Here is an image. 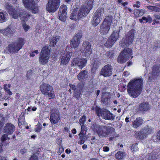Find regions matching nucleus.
I'll return each mask as SVG.
<instances>
[{
    "mask_svg": "<svg viewBox=\"0 0 160 160\" xmlns=\"http://www.w3.org/2000/svg\"><path fill=\"white\" fill-rule=\"evenodd\" d=\"M143 80L141 78L131 80L127 86L128 93L129 95L135 98L140 94Z\"/></svg>",
    "mask_w": 160,
    "mask_h": 160,
    "instance_id": "nucleus-1",
    "label": "nucleus"
},
{
    "mask_svg": "<svg viewBox=\"0 0 160 160\" xmlns=\"http://www.w3.org/2000/svg\"><path fill=\"white\" fill-rule=\"evenodd\" d=\"M97 133L100 138L108 137L112 134L114 133L115 130L113 127L107 125H98L95 124Z\"/></svg>",
    "mask_w": 160,
    "mask_h": 160,
    "instance_id": "nucleus-2",
    "label": "nucleus"
},
{
    "mask_svg": "<svg viewBox=\"0 0 160 160\" xmlns=\"http://www.w3.org/2000/svg\"><path fill=\"white\" fill-rule=\"evenodd\" d=\"M24 43V39L19 38L15 42L9 44L4 51L8 53H16L22 48Z\"/></svg>",
    "mask_w": 160,
    "mask_h": 160,
    "instance_id": "nucleus-3",
    "label": "nucleus"
},
{
    "mask_svg": "<svg viewBox=\"0 0 160 160\" xmlns=\"http://www.w3.org/2000/svg\"><path fill=\"white\" fill-rule=\"evenodd\" d=\"M94 110L96 114L98 117H101L106 120H113L115 118L114 115L105 109H101L99 107L95 106L92 109Z\"/></svg>",
    "mask_w": 160,
    "mask_h": 160,
    "instance_id": "nucleus-4",
    "label": "nucleus"
},
{
    "mask_svg": "<svg viewBox=\"0 0 160 160\" xmlns=\"http://www.w3.org/2000/svg\"><path fill=\"white\" fill-rule=\"evenodd\" d=\"M50 48L48 46L43 47L40 53L39 62L41 65H45L48 63L50 55Z\"/></svg>",
    "mask_w": 160,
    "mask_h": 160,
    "instance_id": "nucleus-5",
    "label": "nucleus"
},
{
    "mask_svg": "<svg viewBox=\"0 0 160 160\" xmlns=\"http://www.w3.org/2000/svg\"><path fill=\"white\" fill-rule=\"evenodd\" d=\"M19 17L22 20V23L23 29L25 32L27 31L30 28V27L26 24L25 22L27 21L29 22L33 21V17L30 14L27 13L25 11L21 12L19 14Z\"/></svg>",
    "mask_w": 160,
    "mask_h": 160,
    "instance_id": "nucleus-6",
    "label": "nucleus"
},
{
    "mask_svg": "<svg viewBox=\"0 0 160 160\" xmlns=\"http://www.w3.org/2000/svg\"><path fill=\"white\" fill-rule=\"evenodd\" d=\"M135 32V31L134 30H132L124 36L121 43V46L122 47L126 48L132 44Z\"/></svg>",
    "mask_w": 160,
    "mask_h": 160,
    "instance_id": "nucleus-7",
    "label": "nucleus"
},
{
    "mask_svg": "<svg viewBox=\"0 0 160 160\" xmlns=\"http://www.w3.org/2000/svg\"><path fill=\"white\" fill-rule=\"evenodd\" d=\"M40 89L42 93L48 95L49 99L54 98V92L51 86L47 83H42L40 86Z\"/></svg>",
    "mask_w": 160,
    "mask_h": 160,
    "instance_id": "nucleus-8",
    "label": "nucleus"
},
{
    "mask_svg": "<svg viewBox=\"0 0 160 160\" xmlns=\"http://www.w3.org/2000/svg\"><path fill=\"white\" fill-rule=\"evenodd\" d=\"M132 55V49L127 48L124 49L119 54L117 58L118 63H123L126 62Z\"/></svg>",
    "mask_w": 160,
    "mask_h": 160,
    "instance_id": "nucleus-9",
    "label": "nucleus"
},
{
    "mask_svg": "<svg viewBox=\"0 0 160 160\" xmlns=\"http://www.w3.org/2000/svg\"><path fill=\"white\" fill-rule=\"evenodd\" d=\"M61 0H49L46 6V10L49 12H54L58 8Z\"/></svg>",
    "mask_w": 160,
    "mask_h": 160,
    "instance_id": "nucleus-10",
    "label": "nucleus"
},
{
    "mask_svg": "<svg viewBox=\"0 0 160 160\" xmlns=\"http://www.w3.org/2000/svg\"><path fill=\"white\" fill-rule=\"evenodd\" d=\"M60 113L58 109L52 108L50 109L49 120L52 124H57L60 120Z\"/></svg>",
    "mask_w": 160,
    "mask_h": 160,
    "instance_id": "nucleus-11",
    "label": "nucleus"
},
{
    "mask_svg": "<svg viewBox=\"0 0 160 160\" xmlns=\"http://www.w3.org/2000/svg\"><path fill=\"white\" fill-rule=\"evenodd\" d=\"M24 6L32 11V13H36L38 11L37 6L34 3V0H22Z\"/></svg>",
    "mask_w": 160,
    "mask_h": 160,
    "instance_id": "nucleus-12",
    "label": "nucleus"
},
{
    "mask_svg": "<svg viewBox=\"0 0 160 160\" xmlns=\"http://www.w3.org/2000/svg\"><path fill=\"white\" fill-rule=\"evenodd\" d=\"M87 60L86 58H74L72 62V66H78L80 69H82L86 65Z\"/></svg>",
    "mask_w": 160,
    "mask_h": 160,
    "instance_id": "nucleus-13",
    "label": "nucleus"
},
{
    "mask_svg": "<svg viewBox=\"0 0 160 160\" xmlns=\"http://www.w3.org/2000/svg\"><path fill=\"white\" fill-rule=\"evenodd\" d=\"M82 36V33L79 32L75 35L70 40V46L72 48L78 47L80 43V39Z\"/></svg>",
    "mask_w": 160,
    "mask_h": 160,
    "instance_id": "nucleus-14",
    "label": "nucleus"
},
{
    "mask_svg": "<svg viewBox=\"0 0 160 160\" xmlns=\"http://www.w3.org/2000/svg\"><path fill=\"white\" fill-rule=\"evenodd\" d=\"M112 67L109 64L104 66L102 69L100 74L105 77L111 76L112 73Z\"/></svg>",
    "mask_w": 160,
    "mask_h": 160,
    "instance_id": "nucleus-15",
    "label": "nucleus"
},
{
    "mask_svg": "<svg viewBox=\"0 0 160 160\" xmlns=\"http://www.w3.org/2000/svg\"><path fill=\"white\" fill-rule=\"evenodd\" d=\"M82 50L84 52L85 56L86 57L89 56L92 52L91 45L90 43L87 41L83 42Z\"/></svg>",
    "mask_w": 160,
    "mask_h": 160,
    "instance_id": "nucleus-16",
    "label": "nucleus"
},
{
    "mask_svg": "<svg viewBox=\"0 0 160 160\" xmlns=\"http://www.w3.org/2000/svg\"><path fill=\"white\" fill-rule=\"evenodd\" d=\"M5 7L9 14L12 16L14 19H17L19 15L17 13V12L11 5L7 3L5 6Z\"/></svg>",
    "mask_w": 160,
    "mask_h": 160,
    "instance_id": "nucleus-17",
    "label": "nucleus"
},
{
    "mask_svg": "<svg viewBox=\"0 0 160 160\" xmlns=\"http://www.w3.org/2000/svg\"><path fill=\"white\" fill-rule=\"evenodd\" d=\"M4 129L5 132L11 134L14 131L15 127L13 124L8 123L5 125Z\"/></svg>",
    "mask_w": 160,
    "mask_h": 160,
    "instance_id": "nucleus-18",
    "label": "nucleus"
},
{
    "mask_svg": "<svg viewBox=\"0 0 160 160\" xmlns=\"http://www.w3.org/2000/svg\"><path fill=\"white\" fill-rule=\"evenodd\" d=\"M72 53L70 52H66L62 55L61 59V63L63 64H66L69 61Z\"/></svg>",
    "mask_w": 160,
    "mask_h": 160,
    "instance_id": "nucleus-19",
    "label": "nucleus"
},
{
    "mask_svg": "<svg viewBox=\"0 0 160 160\" xmlns=\"http://www.w3.org/2000/svg\"><path fill=\"white\" fill-rule=\"evenodd\" d=\"M110 26L102 23L100 26L99 32L102 35H106L109 32Z\"/></svg>",
    "mask_w": 160,
    "mask_h": 160,
    "instance_id": "nucleus-20",
    "label": "nucleus"
},
{
    "mask_svg": "<svg viewBox=\"0 0 160 160\" xmlns=\"http://www.w3.org/2000/svg\"><path fill=\"white\" fill-rule=\"evenodd\" d=\"M89 12L88 10L82 6L78 11V16L80 19L83 18L86 16Z\"/></svg>",
    "mask_w": 160,
    "mask_h": 160,
    "instance_id": "nucleus-21",
    "label": "nucleus"
},
{
    "mask_svg": "<svg viewBox=\"0 0 160 160\" xmlns=\"http://www.w3.org/2000/svg\"><path fill=\"white\" fill-rule=\"evenodd\" d=\"M0 33H2L3 35L9 37L13 33V32L11 30L10 26L4 29H0Z\"/></svg>",
    "mask_w": 160,
    "mask_h": 160,
    "instance_id": "nucleus-22",
    "label": "nucleus"
},
{
    "mask_svg": "<svg viewBox=\"0 0 160 160\" xmlns=\"http://www.w3.org/2000/svg\"><path fill=\"white\" fill-rule=\"evenodd\" d=\"M150 108L149 103L147 102H143L140 104L139 106V110L142 112L147 111Z\"/></svg>",
    "mask_w": 160,
    "mask_h": 160,
    "instance_id": "nucleus-23",
    "label": "nucleus"
},
{
    "mask_svg": "<svg viewBox=\"0 0 160 160\" xmlns=\"http://www.w3.org/2000/svg\"><path fill=\"white\" fill-rule=\"evenodd\" d=\"M88 72L86 70L82 71L77 76L78 79L79 81H83L88 78Z\"/></svg>",
    "mask_w": 160,
    "mask_h": 160,
    "instance_id": "nucleus-24",
    "label": "nucleus"
},
{
    "mask_svg": "<svg viewBox=\"0 0 160 160\" xmlns=\"http://www.w3.org/2000/svg\"><path fill=\"white\" fill-rule=\"evenodd\" d=\"M160 70L159 67L155 65L153 66L152 69V72L149 73V78L150 80L152 79L153 78V76H155L160 72Z\"/></svg>",
    "mask_w": 160,
    "mask_h": 160,
    "instance_id": "nucleus-25",
    "label": "nucleus"
},
{
    "mask_svg": "<svg viewBox=\"0 0 160 160\" xmlns=\"http://www.w3.org/2000/svg\"><path fill=\"white\" fill-rule=\"evenodd\" d=\"M143 123L142 119L140 118H137L132 122V126L135 128L140 127Z\"/></svg>",
    "mask_w": 160,
    "mask_h": 160,
    "instance_id": "nucleus-26",
    "label": "nucleus"
},
{
    "mask_svg": "<svg viewBox=\"0 0 160 160\" xmlns=\"http://www.w3.org/2000/svg\"><path fill=\"white\" fill-rule=\"evenodd\" d=\"M92 18V24L94 26H96L99 23L102 19V18L98 17L96 15H95V14H94Z\"/></svg>",
    "mask_w": 160,
    "mask_h": 160,
    "instance_id": "nucleus-27",
    "label": "nucleus"
},
{
    "mask_svg": "<svg viewBox=\"0 0 160 160\" xmlns=\"http://www.w3.org/2000/svg\"><path fill=\"white\" fill-rule=\"evenodd\" d=\"M70 18L74 20H76L78 19H80L78 16V9H75L72 11L70 15Z\"/></svg>",
    "mask_w": 160,
    "mask_h": 160,
    "instance_id": "nucleus-28",
    "label": "nucleus"
},
{
    "mask_svg": "<svg viewBox=\"0 0 160 160\" xmlns=\"http://www.w3.org/2000/svg\"><path fill=\"white\" fill-rule=\"evenodd\" d=\"M122 28V27H119V31H114L111 34V36L109 37V38H111L113 41L115 42L118 39L119 37V33L118 32L120 31V30Z\"/></svg>",
    "mask_w": 160,
    "mask_h": 160,
    "instance_id": "nucleus-29",
    "label": "nucleus"
},
{
    "mask_svg": "<svg viewBox=\"0 0 160 160\" xmlns=\"http://www.w3.org/2000/svg\"><path fill=\"white\" fill-rule=\"evenodd\" d=\"M144 134L147 137L148 134H151L152 132L153 129L150 126H147L142 130Z\"/></svg>",
    "mask_w": 160,
    "mask_h": 160,
    "instance_id": "nucleus-30",
    "label": "nucleus"
},
{
    "mask_svg": "<svg viewBox=\"0 0 160 160\" xmlns=\"http://www.w3.org/2000/svg\"><path fill=\"white\" fill-rule=\"evenodd\" d=\"M152 21V18L150 15H148L147 17H143L141 19H139V22L141 23L148 22L150 23Z\"/></svg>",
    "mask_w": 160,
    "mask_h": 160,
    "instance_id": "nucleus-31",
    "label": "nucleus"
},
{
    "mask_svg": "<svg viewBox=\"0 0 160 160\" xmlns=\"http://www.w3.org/2000/svg\"><path fill=\"white\" fill-rule=\"evenodd\" d=\"M93 2L92 0H89L86 2L83 6V7L89 10L90 12L92 7Z\"/></svg>",
    "mask_w": 160,
    "mask_h": 160,
    "instance_id": "nucleus-32",
    "label": "nucleus"
},
{
    "mask_svg": "<svg viewBox=\"0 0 160 160\" xmlns=\"http://www.w3.org/2000/svg\"><path fill=\"white\" fill-rule=\"evenodd\" d=\"M135 136L136 138L140 139H143L147 137L142 130L140 132H136L135 134Z\"/></svg>",
    "mask_w": 160,
    "mask_h": 160,
    "instance_id": "nucleus-33",
    "label": "nucleus"
},
{
    "mask_svg": "<svg viewBox=\"0 0 160 160\" xmlns=\"http://www.w3.org/2000/svg\"><path fill=\"white\" fill-rule=\"evenodd\" d=\"M158 155L156 152H152L148 155V160H158Z\"/></svg>",
    "mask_w": 160,
    "mask_h": 160,
    "instance_id": "nucleus-34",
    "label": "nucleus"
},
{
    "mask_svg": "<svg viewBox=\"0 0 160 160\" xmlns=\"http://www.w3.org/2000/svg\"><path fill=\"white\" fill-rule=\"evenodd\" d=\"M112 17L111 16H106L104 19L102 23L108 25L110 26L112 22Z\"/></svg>",
    "mask_w": 160,
    "mask_h": 160,
    "instance_id": "nucleus-35",
    "label": "nucleus"
},
{
    "mask_svg": "<svg viewBox=\"0 0 160 160\" xmlns=\"http://www.w3.org/2000/svg\"><path fill=\"white\" fill-rule=\"evenodd\" d=\"M112 17L111 16H106L104 19L102 23L108 25L110 26L112 22Z\"/></svg>",
    "mask_w": 160,
    "mask_h": 160,
    "instance_id": "nucleus-36",
    "label": "nucleus"
},
{
    "mask_svg": "<svg viewBox=\"0 0 160 160\" xmlns=\"http://www.w3.org/2000/svg\"><path fill=\"white\" fill-rule=\"evenodd\" d=\"M24 115V113H22L21 115L19 117L18 119V124L19 126L20 127V126L23 124L24 125L25 124V118L23 116Z\"/></svg>",
    "mask_w": 160,
    "mask_h": 160,
    "instance_id": "nucleus-37",
    "label": "nucleus"
},
{
    "mask_svg": "<svg viewBox=\"0 0 160 160\" xmlns=\"http://www.w3.org/2000/svg\"><path fill=\"white\" fill-rule=\"evenodd\" d=\"M104 13V9L103 8H99L94 13L95 15H96L98 17L102 18Z\"/></svg>",
    "mask_w": 160,
    "mask_h": 160,
    "instance_id": "nucleus-38",
    "label": "nucleus"
},
{
    "mask_svg": "<svg viewBox=\"0 0 160 160\" xmlns=\"http://www.w3.org/2000/svg\"><path fill=\"white\" fill-rule=\"evenodd\" d=\"M115 42L111 38H109L106 43H105V46L108 48L112 47Z\"/></svg>",
    "mask_w": 160,
    "mask_h": 160,
    "instance_id": "nucleus-39",
    "label": "nucleus"
},
{
    "mask_svg": "<svg viewBox=\"0 0 160 160\" xmlns=\"http://www.w3.org/2000/svg\"><path fill=\"white\" fill-rule=\"evenodd\" d=\"M82 89V87L80 88L78 90H77L75 91L74 97L77 99H78L79 98L81 93V90Z\"/></svg>",
    "mask_w": 160,
    "mask_h": 160,
    "instance_id": "nucleus-40",
    "label": "nucleus"
},
{
    "mask_svg": "<svg viewBox=\"0 0 160 160\" xmlns=\"http://www.w3.org/2000/svg\"><path fill=\"white\" fill-rule=\"evenodd\" d=\"M59 38L58 36L52 37L50 41V45L52 46H54L55 44L57 42L59 39Z\"/></svg>",
    "mask_w": 160,
    "mask_h": 160,
    "instance_id": "nucleus-41",
    "label": "nucleus"
},
{
    "mask_svg": "<svg viewBox=\"0 0 160 160\" xmlns=\"http://www.w3.org/2000/svg\"><path fill=\"white\" fill-rule=\"evenodd\" d=\"M125 156L124 152H118L115 154L116 158L118 159H122Z\"/></svg>",
    "mask_w": 160,
    "mask_h": 160,
    "instance_id": "nucleus-42",
    "label": "nucleus"
},
{
    "mask_svg": "<svg viewBox=\"0 0 160 160\" xmlns=\"http://www.w3.org/2000/svg\"><path fill=\"white\" fill-rule=\"evenodd\" d=\"M147 8L148 9L156 12H160V8L157 7L152 6H147Z\"/></svg>",
    "mask_w": 160,
    "mask_h": 160,
    "instance_id": "nucleus-43",
    "label": "nucleus"
},
{
    "mask_svg": "<svg viewBox=\"0 0 160 160\" xmlns=\"http://www.w3.org/2000/svg\"><path fill=\"white\" fill-rule=\"evenodd\" d=\"M67 8L66 6L64 5H61L59 8L58 12L62 13H67Z\"/></svg>",
    "mask_w": 160,
    "mask_h": 160,
    "instance_id": "nucleus-44",
    "label": "nucleus"
},
{
    "mask_svg": "<svg viewBox=\"0 0 160 160\" xmlns=\"http://www.w3.org/2000/svg\"><path fill=\"white\" fill-rule=\"evenodd\" d=\"M67 13L58 12V16L59 19L61 21L64 22L65 21L66 18V16Z\"/></svg>",
    "mask_w": 160,
    "mask_h": 160,
    "instance_id": "nucleus-45",
    "label": "nucleus"
},
{
    "mask_svg": "<svg viewBox=\"0 0 160 160\" xmlns=\"http://www.w3.org/2000/svg\"><path fill=\"white\" fill-rule=\"evenodd\" d=\"M7 15L3 12H0V22L2 23L5 22L7 20Z\"/></svg>",
    "mask_w": 160,
    "mask_h": 160,
    "instance_id": "nucleus-46",
    "label": "nucleus"
},
{
    "mask_svg": "<svg viewBox=\"0 0 160 160\" xmlns=\"http://www.w3.org/2000/svg\"><path fill=\"white\" fill-rule=\"evenodd\" d=\"M80 140L78 142V143L82 144L84 142V140L86 139V136L85 134H79Z\"/></svg>",
    "mask_w": 160,
    "mask_h": 160,
    "instance_id": "nucleus-47",
    "label": "nucleus"
},
{
    "mask_svg": "<svg viewBox=\"0 0 160 160\" xmlns=\"http://www.w3.org/2000/svg\"><path fill=\"white\" fill-rule=\"evenodd\" d=\"M100 62L97 60H96L92 63L93 67L92 69H97L100 66Z\"/></svg>",
    "mask_w": 160,
    "mask_h": 160,
    "instance_id": "nucleus-48",
    "label": "nucleus"
},
{
    "mask_svg": "<svg viewBox=\"0 0 160 160\" xmlns=\"http://www.w3.org/2000/svg\"><path fill=\"white\" fill-rule=\"evenodd\" d=\"M5 121V118L3 115L0 113V128H2L3 126Z\"/></svg>",
    "mask_w": 160,
    "mask_h": 160,
    "instance_id": "nucleus-49",
    "label": "nucleus"
},
{
    "mask_svg": "<svg viewBox=\"0 0 160 160\" xmlns=\"http://www.w3.org/2000/svg\"><path fill=\"white\" fill-rule=\"evenodd\" d=\"M109 98L107 96H106L105 95H103L102 96L101 98L102 102L104 103L105 104H107L108 102Z\"/></svg>",
    "mask_w": 160,
    "mask_h": 160,
    "instance_id": "nucleus-50",
    "label": "nucleus"
},
{
    "mask_svg": "<svg viewBox=\"0 0 160 160\" xmlns=\"http://www.w3.org/2000/svg\"><path fill=\"white\" fill-rule=\"evenodd\" d=\"M86 121V117L85 116H83L79 120V123L80 125H84V123Z\"/></svg>",
    "mask_w": 160,
    "mask_h": 160,
    "instance_id": "nucleus-51",
    "label": "nucleus"
},
{
    "mask_svg": "<svg viewBox=\"0 0 160 160\" xmlns=\"http://www.w3.org/2000/svg\"><path fill=\"white\" fill-rule=\"evenodd\" d=\"M114 52L112 50L107 52L106 55L108 58H111L114 56Z\"/></svg>",
    "mask_w": 160,
    "mask_h": 160,
    "instance_id": "nucleus-52",
    "label": "nucleus"
},
{
    "mask_svg": "<svg viewBox=\"0 0 160 160\" xmlns=\"http://www.w3.org/2000/svg\"><path fill=\"white\" fill-rule=\"evenodd\" d=\"M42 128V125L40 123H38L37 125L36 126V127L35 128V131L37 132H39L41 130Z\"/></svg>",
    "mask_w": 160,
    "mask_h": 160,
    "instance_id": "nucleus-53",
    "label": "nucleus"
},
{
    "mask_svg": "<svg viewBox=\"0 0 160 160\" xmlns=\"http://www.w3.org/2000/svg\"><path fill=\"white\" fill-rule=\"evenodd\" d=\"M81 126V130L80 134H85L84 132L87 130L86 127L84 125H80Z\"/></svg>",
    "mask_w": 160,
    "mask_h": 160,
    "instance_id": "nucleus-54",
    "label": "nucleus"
},
{
    "mask_svg": "<svg viewBox=\"0 0 160 160\" xmlns=\"http://www.w3.org/2000/svg\"><path fill=\"white\" fill-rule=\"evenodd\" d=\"M137 143H135L132 145L131 148L133 149V151L135 152L138 150V148L137 147Z\"/></svg>",
    "mask_w": 160,
    "mask_h": 160,
    "instance_id": "nucleus-55",
    "label": "nucleus"
},
{
    "mask_svg": "<svg viewBox=\"0 0 160 160\" xmlns=\"http://www.w3.org/2000/svg\"><path fill=\"white\" fill-rule=\"evenodd\" d=\"M9 139V138L8 137V135L6 134H4L1 138L2 142H4L5 140L7 139Z\"/></svg>",
    "mask_w": 160,
    "mask_h": 160,
    "instance_id": "nucleus-56",
    "label": "nucleus"
},
{
    "mask_svg": "<svg viewBox=\"0 0 160 160\" xmlns=\"http://www.w3.org/2000/svg\"><path fill=\"white\" fill-rule=\"evenodd\" d=\"M29 160H38V159L36 155L33 154L30 157Z\"/></svg>",
    "mask_w": 160,
    "mask_h": 160,
    "instance_id": "nucleus-57",
    "label": "nucleus"
},
{
    "mask_svg": "<svg viewBox=\"0 0 160 160\" xmlns=\"http://www.w3.org/2000/svg\"><path fill=\"white\" fill-rule=\"evenodd\" d=\"M118 2L119 4L123 6H125L128 4V2H123L122 0H118Z\"/></svg>",
    "mask_w": 160,
    "mask_h": 160,
    "instance_id": "nucleus-58",
    "label": "nucleus"
},
{
    "mask_svg": "<svg viewBox=\"0 0 160 160\" xmlns=\"http://www.w3.org/2000/svg\"><path fill=\"white\" fill-rule=\"evenodd\" d=\"M138 12L139 16H142L144 12L143 10H138Z\"/></svg>",
    "mask_w": 160,
    "mask_h": 160,
    "instance_id": "nucleus-59",
    "label": "nucleus"
},
{
    "mask_svg": "<svg viewBox=\"0 0 160 160\" xmlns=\"http://www.w3.org/2000/svg\"><path fill=\"white\" fill-rule=\"evenodd\" d=\"M140 3L138 1H137L136 2V3L133 4V6L134 7H136L137 8H139L140 7Z\"/></svg>",
    "mask_w": 160,
    "mask_h": 160,
    "instance_id": "nucleus-60",
    "label": "nucleus"
},
{
    "mask_svg": "<svg viewBox=\"0 0 160 160\" xmlns=\"http://www.w3.org/2000/svg\"><path fill=\"white\" fill-rule=\"evenodd\" d=\"M63 151H64L63 148L62 147H60L59 148V150L58 151V153H60V154L61 153H62Z\"/></svg>",
    "mask_w": 160,
    "mask_h": 160,
    "instance_id": "nucleus-61",
    "label": "nucleus"
},
{
    "mask_svg": "<svg viewBox=\"0 0 160 160\" xmlns=\"http://www.w3.org/2000/svg\"><path fill=\"white\" fill-rule=\"evenodd\" d=\"M69 86L70 87V88H72V90H76V86L74 85H72L71 84H69Z\"/></svg>",
    "mask_w": 160,
    "mask_h": 160,
    "instance_id": "nucleus-62",
    "label": "nucleus"
},
{
    "mask_svg": "<svg viewBox=\"0 0 160 160\" xmlns=\"http://www.w3.org/2000/svg\"><path fill=\"white\" fill-rule=\"evenodd\" d=\"M154 17L155 18L160 20V15L158 14H154Z\"/></svg>",
    "mask_w": 160,
    "mask_h": 160,
    "instance_id": "nucleus-63",
    "label": "nucleus"
},
{
    "mask_svg": "<svg viewBox=\"0 0 160 160\" xmlns=\"http://www.w3.org/2000/svg\"><path fill=\"white\" fill-rule=\"evenodd\" d=\"M103 149L104 152H107L109 150V148L108 147H104Z\"/></svg>",
    "mask_w": 160,
    "mask_h": 160,
    "instance_id": "nucleus-64",
    "label": "nucleus"
}]
</instances>
